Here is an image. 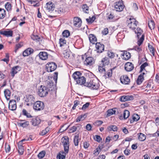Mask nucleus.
<instances>
[{
  "mask_svg": "<svg viewBox=\"0 0 159 159\" xmlns=\"http://www.w3.org/2000/svg\"><path fill=\"white\" fill-rule=\"evenodd\" d=\"M55 75L54 77H48V79L45 82L47 87L51 90H53L56 88L58 73L55 72Z\"/></svg>",
  "mask_w": 159,
  "mask_h": 159,
  "instance_id": "f257e3e1",
  "label": "nucleus"
},
{
  "mask_svg": "<svg viewBox=\"0 0 159 159\" xmlns=\"http://www.w3.org/2000/svg\"><path fill=\"white\" fill-rule=\"evenodd\" d=\"M82 74L80 71L75 72L72 75V77L76 83L80 85L85 84L86 83L85 78L82 75Z\"/></svg>",
  "mask_w": 159,
  "mask_h": 159,
  "instance_id": "f03ea898",
  "label": "nucleus"
},
{
  "mask_svg": "<svg viewBox=\"0 0 159 159\" xmlns=\"http://www.w3.org/2000/svg\"><path fill=\"white\" fill-rule=\"evenodd\" d=\"M84 86L92 89H97L99 86V80L96 78L92 79L89 82H86Z\"/></svg>",
  "mask_w": 159,
  "mask_h": 159,
  "instance_id": "7ed1b4c3",
  "label": "nucleus"
},
{
  "mask_svg": "<svg viewBox=\"0 0 159 159\" xmlns=\"http://www.w3.org/2000/svg\"><path fill=\"white\" fill-rule=\"evenodd\" d=\"M127 23L128 27L133 30L135 29L138 24V22L135 19L131 16L128 19Z\"/></svg>",
  "mask_w": 159,
  "mask_h": 159,
  "instance_id": "20e7f679",
  "label": "nucleus"
},
{
  "mask_svg": "<svg viewBox=\"0 0 159 159\" xmlns=\"http://www.w3.org/2000/svg\"><path fill=\"white\" fill-rule=\"evenodd\" d=\"M50 89H48L47 87L41 85L38 89V94L40 97H43L46 96Z\"/></svg>",
  "mask_w": 159,
  "mask_h": 159,
  "instance_id": "39448f33",
  "label": "nucleus"
},
{
  "mask_svg": "<svg viewBox=\"0 0 159 159\" xmlns=\"http://www.w3.org/2000/svg\"><path fill=\"white\" fill-rule=\"evenodd\" d=\"M46 68L48 72H51L55 70L57 68L56 64L53 62H51L46 64Z\"/></svg>",
  "mask_w": 159,
  "mask_h": 159,
  "instance_id": "423d86ee",
  "label": "nucleus"
},
{
  "mask_svg": "<svg viewBox=\"0 0 159 159\" xmlns=\"http://www.w3.org/2000/svg\"><path fill=\"white\" fill-rule=\"evenodd\" d=\"M44 107V103L40 101H37L34 104L33 108L34 110L39 111L43 110Z\"/></svg>",
  "mask_w": 159,
  "mask_h": 159,
  "instance_id": "0eeeda50",
  "label": "nucleus"
},
{
  "mask_svg": "<svg viewBox=\"0 0 159 159\" xmlns=\"http://www.w3.org/2000/svg\"><path fill=\"white\" fill-rule=\"evenodd\" d=\"M63 138L62 143L64 146L65 154H67L68 153L69 149V138L66 136L64 137Z\"/></svg>",
  "mask_w": 159,
  "mask_h": 159,
  "instance_id": "6e6552de",
  "label": "nucleus"
},
{
  "mask_svg": "<svg viewBox=\"0 0 159 159\" xmlns=\"http://www.w3.org/2000/svg\"><path fill=\"white\" fill-rule=\"evenodd\" d=\"M25 101L26 105L28 106L31 105L35 103V98L33 95H27L26 96Z\"/></svg>",
  "mask_w": 159,
  "mask_h": 159,
  "instance_id": "1a4fd4ad",
  "label": "nucleus"
},
{
  "mask_svg": "<svg viewBox=\"0 0 159 159\" xmlns=\"http://www.w3.org/2000/svg\"><path fill=\"white\" fill-rule=\"evenodd\" d=\"M124 7L122 1L119 0L118 2H116L115 5V9L116 11H122Z\"/></svg>",
  "mask_w": 159,
  "mask_h": 159,
  "instance_id": "9d476101",
  "label": "nucleus"
},
{
  "mask_svg": "<svg viewBox=\"0 0 159 159\" xmlns=\"http://www.w3.org/2000/svg\"><path fill=\"white\" fill-rule=\"evenodd\" d=\"M94 63V58L92 57H87L84 61V64L87 66H90Z\"/></svg>",
  "mask_w": 159,
  "mask_h": 159,
  "instance_id": "9b49d317",
  "label": "nucleus"
},
{
  "mask_svg": "<svg viewBox=\"0 0 159 159\" xmlns=\"http://www.w3.org/2000/svg\"><path fill=\"white\" fill-rule=\"evenodd\" d=\"M8 108L11 111H14L16 108V102L15 100H10L9 103Z\"/></svg>",
  "mask_w": 159,
  "mask_h": 159,
  "instance_id": "f8f14e48",
  "label": "nucleus"
},
{
  "mask_svg": "<svg viewBox=\"0 0 159 159\" xmlns=\"http://www.w3.org/2000/svg\"><path fill=\"white\" fill-rule=\"evenodd\" d=\"M96 48L97 52L101 53L104 50V45L100 43H96Z\"/></svg>",
  "mask_w": 159,
  "mask_h": 159,
  "instance_id": "ddd939ff",
  "label": "nucleus"
},
{
  "mask_svg": "<svg viewBox=\"0 0 159 159\" xmlns=\"http://www.w3.org/2000/svg\"><path fill=\"white\" fill-rule=\"evenodd\" d=\"M120 80L121 83L125 84H128L130 82V80L129 77L126 75H124L121 76Z\"/></svg>",
  "mask_w": 159,
  "mask_h": 159,
  "instance_id": "4468645a",
  "label": "nucleus"
},
{
  "mask_svg": "<svg viewBox=\"0 0 159 159\" xmlns=\"http://www.w3.org/2000/svg\"><path fill=\"white\" fill-rule=\"evenodd\" d=\"M45 7L48 12L53 11L55 8L54 4L52 2H49L46 3Z\"/></svg>",
  "mask_w": 159,
  "mask_h": 159,
  "instance_id": "2eb2a0df",
  "label": "nucleus"
},
{
  "mask_svg": "<svg viewBox=\"0 0 159 159\" xmlns=\"http://www.w3.org/2000/svg\"><path fill=\"white\" fill-rule=\"evenodd\" d=\"M74 25L76 27H80L82 23L81 19L78 17H75L73 20Z\"/></svg>",
  "mask_w": 159,
  "mask_h": 159,
  "instance_id": "dca6fc26",
  "label": "nucleus"
},
{
  "mask_svg": "<svg viewBox=\"0 0 159 159\" xmlns=\"http://www.w3.org/2000/svg\"><path fill=\"white\" fill-rule=\"evenodd\" d=\"M134 99V97L132 95H123L120 98V100L121 102L132 100Z\"/></svg>",
  "mask_w": 159,
  "mask_h": 159,
  "instance_id": "f3484780",
  "label": "nucleus"
},
{
  "mask_svg": "<svg viewBox=\"0 0 159 159\" xmlns=\"http://www.w3.org/2000/svg\"><path fill=\"white\" fill-rule=\"evenodd\" d=\"M133 64L131 62H128L126 63L125 66V70L127 71H130L134 69Z\"/></svg>",
  "mask_w": 159,
  "mask_h": 159,
  "instance_id": "a211bd4d",
  "label": "nucleus"
},
{
  "mask_svg": "<svg viewBox=\"0 0 159 159\" xmlns=\"http://www.w3.org/2000/svg\"><path fill=\"white\" fill-rule=\"evenodd\" d=\"M48 53L45 52H40L39 54L40 58L43 60H46L48 58Z\"/></svg>",
  "mask_w": 159,
  "mask_h": 159,
  "instance_id": "6ab92c4d",
  "label": "nucleus"
},
{
  "mask_svg": "<svg viewBox=\"0 0 159 159\" xmlns=\"http://www.w3.org/2000/svg\"><path fill=\"white\" fill-rule=\"evenodd\" d=\"M40 119L38 117L33 118L31 121L32 125L34 126L38 125L40 123Z\"/></svg>",
  "mask_w": 159,
  "mask_h": 159,
  "instance_id": "aec40b11",
  "label": "nucleus"
},
{
  "mask_svg": "<svg viewBox=\"0 0 159 159\" xmlns=\"http://www.w3.org/2000/svg\"><path fill=\"white\" fill-rule=\"evenodd\" d=\"M123 116H119V118L121 120L127 119L129 116V112L127 110H126L124 111L123 113Z\"/></svg>",
  "mask_w": 159,
  "mask_h": 159,
  "instance_id": "412c9836",
  "label": "nucleus"
},
{
  "mask_svg": "<svg viewBox=\"0 0 159 159\" xmlns=\"http://www.w3.org/2000/svg\"><path fill=\"white\" fill-rule=\"evenodd\" d=\"M20 70V67L19 66H16L13 67L11 69V76L14 77L15 75L16 74L18 71Z\"/></svg>",
  "mask_w": 159,
  "mask_h": 159,
  "instance_id": "4be33fe9",
  "label": "nucleus"
},
{
  "mask_svg": "<svg viewBox=\"0 0 159 159\" xmlns=\"http://www.w3.org/2000/svg\"><path fill=\"white\" fill-rule=\"evenodd\" d=\"M33 51L34 50L33 49L28 48L24 51L23 55L24 57L28 56L32 53Z\"/></svg>",
  "mask_w": 159,
  "mask_h": 159,
  "instance_id": "5701e85b",
  "label": "nucleus"
},
{
  "mask_svg": "<svg viewBox=\"0 0 159 159\" xmlns=\"http://www.w3.org/2000/svg\"><path fill=\"white\" fill-rule=\"evenodd\" d=\"M107 20L110 22L115 21L117 19H115L113 14L111 13L110 14L107 15Z\"/></svg>",
  "mask_w": 159,
  "mask_h": 159,
  "instance_id": "b1692460",
  "label": "nucleus"
},
{
  "mask_svg": "<svg viewBox=\"0 0 159 159\" xmlns=\"http://www.w3.org/2000/svg\"><path fill=\"white\" fill-rule=\"evenodd\" d=\"M18 126L23 128L27 127L29 125L28 121H24V120H21L20 122L18 123Z\"/></svg>",
  "mask_w": 159,
  "mask_h": 159,
  "instance_id": "393cba45",
  "label": "nucleus"
},
{
  "mask_svg": "<svg viewBox=\"0 0 159 159\" xmlns=\"http://www.w3.org/2000/svg\"><path fill=\"white\" fill-rule=\"evenodd\" d=\"M89 39L90 42L93 44H95L97 41L96 37L93 34H90L89 35Z\"/></svg>",
  "mask_w": 159,
  "mask_h": 159,
  "instance_id": "a878e982",
  "label": "nucleus"
},
{
  "mask_svg": "<svg viewBox=\"0 0 159 159\" xmlns=\"http://www.w3.org/2000/svg\"><path fill=\"white\" fill-rule=\"evenodd\" d=\"M1 34L7 37L12 36L13 31L11 30L4 31L1 32Z\"/></svg>",
  "mask_w": 159,
  "mask_h": 159,
  "instance_id": "bb28decb",
  "label": "nucleus"
},
{
  "mask_svg": "<svg viewBox=\"0 0 159 159\" xmlns=\"http://www.w3.org/2000/svg\"><path fill=\"white\" fill-rule=\"evenodd\" d=\"M122 58L123 59L127 60L129 59L131 57L130 53L127 51H125L122 55Z\"/></svg>",
  "mask_w": 159,
  "mask_h": 159,
  "instance_id": "cd10ccee",
  "label": "nucleus"
},
{
  "mask_svg": "<svg viewBox=\"0 0 159 159\" xmlns=\"http://www.w3.org/2000/svg\"><path fill=\"white\" fill-rule=\"evenodd\" d=\"M117 109L116 108H114L109 109L107 111V116H110L111 115L115 114L116 112Z\"/></svg>",
  "mask_w": 159,
  "mask_h": 159,
  "instance_id": "c85d7f7f",
  "label": "nucleus"
},
{
  "mask_svg": "<svg viewBox=\"0 0 159 159\" xmlns=\"http://www.w3.org/2000/svg\"><path fill=\"white\" fill-rule=\"evenodd\" d=\"M4 93L7 100H9L11 95L10 91L8 89H6L4 91Z\"/></svg>",
  "mask_w": 159,
  "mask_h": 159,
  "instance_id": "c756f323",
  "label": "nucleus"
},
{
  "mask_svg": "<svg viewBox=\"0 0 159 159\" xmlns=\"http://www.w3.org/2000/svg\"><path fill=\"white\" fill-rule=\"evenodd\" d=\"M102 65H108L109 64L110 60L107 57H105L102 60Z\"/></svg>",
  "mask_w": 159,
  "mask_h": 159,
  "instance_id": "7c9ffc66",
  "label": "nucleus"
},
{
  "mask_svg": "<svg viewBox=\"0 0 159 159\" xmlns=\"http://www.w3.org/2000/svg\"><path fill=\"white\" fill-rule=\"evenodd\" d=\"M107 56L111 59L114 58L116 55L117 57L118 56L117 54H116L114 52L110 51H108L107 52Z\"/></svg>",
  "mask_w": 159,
  "mask_h": 159,
  "instance_id": "2f4dec72",
  "label": "nucleus"
},
{
  "mask_svg": "<svg viewBox=\"0 0 159 159\" xmlns=\"http://www.w3.org/2000/svg\"><path fill=\"white\" fill-rule=\"evenodd\" d=\"M6 12L3 9L0 8V19H3L6 16Z\"/></svg>",
  "mask_w": 159,
  "mask_h": 159,
  "instance_id": "473e14b6",
  "label": "nucleus"
},
{
  "mask_svg": "<svg viewBox=\"0 0 159 159\" xmlns=\"http://www.w3.org/2000/svg\"><path fill=\"white\" fill-rule=\"evenodd\" d=\"M102 148V147L101 146H98L94 151L93 154L95 156H97L101 151Z\"/></svg>",
  "mask_w": 159,
  "mask_h": 159,
  "instance_id": "72a5a7b5",
  "label": "nucleus"
},
{
  "mask_svg": "<svg viewBox=\"0 0 159 159\" xmlns=\"http://www.w3.org/2000/svg\"><path fill=\"white\" fill-rule=\"evenodd\" d=\"M138 138L139 141H143L145 140L146 136L145 134L140 133L138 134Z\"/></svg>",
  "mask_w": 159,
  "mask_h": 159,
  "instance_id": "f704fd0d",
  "label": "nucleus"
},
{
  "mask_svg": "<svg viewBox=\"0 0 159 159\" xmlns=\"http://www.w3.org/2000/svg\"><path fill=\"white\" fill-rule=\"evenodd\" d=\"M135 32L137 34V36L138 38H139L141 34H143V31L142 30L139 28H137L136 30L135 31Z\"/></svg>",
  "mask_w": 159,
  "mask_h": 159,
  "instance_id": "c9c22d12",
  "label": "nucleus"
},
{
  "mask_svg": "<svg viewBox=\"0 0 159 159\" xmlns=\"http://www.w3.org/2000/svg\"><path fill=\"white\" fill-rule=\"evenodd\" d=\"M148 26L151 30L153 29L155 27L154 22L152 20H150L148 21Z\"/></svg>",
  "mask_w": 159,
  "mask_h": 159,
  "instance_id": "e433bc0d",
  "label": "nucleus"
},
{
  "mask_svg": "<svg viewBox=\"0 0 159 159\" xmlns=\"http://www.w3.org/2000/svg\"><path fill=\"white\" fill-rule=\"evenodd\" d=\"M18 152L20 154L22 155L23 154L24 152V149L23 147L21 144L18 145Z\"/></svg>",
  "mask_w": 159,
  "mask_h": 159,
  "instance_id": "4c0bfd02",
  "label": "nucleus"
},
{
  "mask_svg": "<svg viewBox=\"0 0 159 159\" xmlns=\"http://www.w3.org/2000/svg\"><path fill=\"white\" fill-rule=\"evenodd\" d=\"M144 80V77L142 75H139L136 80V83L138 85L140 84Z\"/></svg>",
  "mask_w": 159,
  "mask_h": 159,
  "instance_id": "58836bf2",
  "label": "nucleus"
},
{
  "mask_svg": "<svg viewBox=\"0 0 159 159\" xmlns=\"http://www.w3.org/2000/svg\"><path fill=\"white\" fill-rule=\"evenodd\" d=\"M108 129L110 131H116L117 130V127L115 125H110L108 127Z\"/></svg>",
  "mask_w": 159,
  "mask_h": 159,
  "instance_id": "ea45409f",
  "label": "nucleus"
},
{
  "mask_svg": "<svg viewBox=\"0 0 159 159\" xmlns=\"http://www.w3.org/2000/svg\"><path fill=\"white\" fill-rule=\"evenodd\" d=\"M22 114L26 116L28 118H30L32 117V116L30 114L28 113L25 109H23L22 110Z\"/></svg>",
  "mask_w": 159,
  "mask_h": 159,
  "instance_id": "a19ab883",
  "label": "nucleus"
},
{
  "mask_svg": "<svg viewBox=\"0 0 159 159\" xmlns=\"http://www.w3.org/2000/svg\"><path fill=\"white\" fill-rule=\"evenodd\" d=\"M59 43L60 46L62 47L66 44V41L65 39L64 38H61L59 39Z\"/></svg>",
  "mask_w": 159,
  "mask_h": 159,
  "instance_id": "79ce46f5",
  "label": "nucleus"
},
{
  "mask_svg": "<svg viewBox=\"0 0 159 159\" xmlns=\"http://www.w3.org/2000/svg\"><path fill=\"white\" fill-rule=\"evenodd\" d=\"M144 40V36L143 34L142 35V36L137 41L138 45L140 46L143 43Z\"/></svg>",
  "mask_w": 159,
  "mask_h": 159,
  "instance_id": "37998d69",
  "label": "nucleus"
},
{
  "mask_svg": "<svg viewBox=\"0 0 159 159\" xmlns=\"http://www.w3.org/2000/svg\"><path fill=\"white\" fill-rule=\"evenodd\" d=\"M85 118V115H81L77 117L76 119L77 122H79L80 121L84 120Z\"/></svg>",
  "mask_w": 159,
  "mask_h": 159,
  "instance_id": "c03bdc74",
  "label": "nucleus"
},
{
  "mask_svg": "<svg viewBox=\"0 0 159 159\" xmlns=\"http://www.w3.org/2000/svg\"><path fill=\"white\" fill-rule=\"evenodd\" d=\"M63 37L67 38L70 35V32L68 30H65L62 33Z\"/></svg>",
  "mask_w": 159,
  "mask_h": 159,
  "instance_id": "a18cd8bd",
  "label": "nucleus"
},
{
  "mask_svg": "<svg viewBox=\"0 0 159 159\" xmlns=\"http://www.w3.org/2000/svg\"><path fill=\"white\" fill-rule=\"evenodd\" d=\"M49 128L47 127L44 129L41 132L40 134L41 135H45L49 131Z\"/></svg>",
  "mask_w": 159,
  "mask_h": 159,
  "instance_id": "49530a36",
  "label": "nucleus"
},
{
  "mask_svg": "<svg viewBox=\"0 0 159 159\" xmlns=\"http://www.w3.org/2000/svg\"><path fill=\"white\" fill-rule=\"evenodd\" d=\"M98 70L101 73L105 72V66L102 65V64H100L98 66Z\"/></svg>",
  "mask_w": 159,
  "mask_h": 159,
  "instance_id": "de8ad7c7",
  "label": "nucleus"
},
{
  "mask_svg": "<svg viewBox=\"0 0 159 159\" xmlns=\"http://www.w3.org/2000/svg\"><path fill=\"white\" fill-rule=\"evenodd\" d=\"M148 64L147 62H144L143 64H142L140 67V72H142L145 70V68L147 66H148Z\"/></svg>",
  "mask_w": 159,
  "mask_h": 159,
  "instance_id": "09e8293b",
  "label": "nucleus"
},
{
  "mask_svg": "<svg viewBox=\"0 0 159 159\" xmlns=\"http://www.w3.org/2000/svg\"><path fill=\"white\" fill-rule=\"evenodd\" d=\"M79 135L78 134L75 136L74 142L75 146H78L79 143Z\"/></svg>",
  "mask_w": 159,
  "mask_h": 159,
  "instance_id": "8fccbe9b",
  "label": "nucleus"
},
{
  "mask_svg": "<svg viewBox=\"0 0 159 159\" xmlns=\"http://www.w3.org/2000/svg\"><path fill=\"white\" fill-rule=\"evenodd\" d=\"M45 154V152L44 151H43L39 153L38 155V157L39 159H42L44 157Z\"/></svg>",
  "mask_w": 159,
  "mask_h": 159,
  "instance_id": "3c124183",
  "label": "nucleus"
},
{
  "mask_svg": "<svg viewBox=\"0 0 159 159\" xmlns=\"http://www.w3.org/2000/svg\"><path fill=\"white\" fill-rule=\"evenodd\" d=\"M95 19V17L94 16H92L91 18L89 17V18L86 19V20L88 23L90 24L93 23Z\"/></svg>",
  "mask_w": 159,
  "mask_h": 159,
  "instance_id": "603ef678",
  "label": "nucleus"
},
{
  "mask_svg": "<svg viewBox=\"0 0 159 159\" xmlns=\"http://www.w3.org/2000/svg\"><path fill=\"white\" fill-rule=\"evenodd\" d=\"M148 47L149 49V50L152 54L154 56L155 54V50L153 47L152 46L150 45L149 44L148 45Z\"/></svg>",
  "mask_w": 159,
  "mask_h": 159,
  "instance_id": "864d4df0",
  "label": "nucleus"
},
{
  "mask_svg": "<svg viewBox=\"0 0 159 159\" xmlns=\"http://www.w3.org/2000/svg\"><path fill=\"white\" fill-rule=\"evenodd\" d=\"M5 7L7 11H10L11 9V4L9 2H7L5 4Z\"/></svg>",
  "mask_w": 159,
  "mask_h": 159,
  "instance_id": "5fc2aeb1",
  "label": "nucleus"
},
{
  "mask_svg": "<svg viewBox=\"0 0 159 159\" xmlns=\"http://www.w3.org/2000/svg\"><path fill=\"white\" fill-rule=\"evenodd\" d=\"M140 119V117L139 115L137 114H134L133 116V119L134 121H137Z\"/></svg>",
  "mask_w": 159,
  "mask_h": 159,
  "instance_id": "6e6d98bb",
  "label": "nucleus"
},
{
  "mask_svg": "<svg viewBox=\"0 0 159 159\" xmlns=\"http://www.w3.org/2000/svg\"><path fill=\"white\" fill-rule=\"evenodd\" d=\"M82 9L84 12L86 13H88L89 7L86 5H84L82 7Z\"/></svg>",
  "mask_w": 159,
  "mask_h": 159,
  "instance_id": "4d7b16f0",
  "label": "nucleus"
},
{
  "mask_svg": "<svg viewBox=\"0 0 159 159\" xmlns=\"http://www.w3.org/2000/svg\"><path fill=\"white\" fill-rule=\"evenodd\" d=\"M133 49L138 52H141L142 51V48L139 45L138 46H134L133 48Z\"/></svg>",
  "mask_w": 159,
  "mask_h": 159,
  "instance_id": "13d9d810",
  "label": "nucleus"
},
{
  "mask_svg": "<svg viewBox=\"0 0 159 159\" xmlns=\"http://www.w3.org/2000/svg\"><path fill=\"white\" fill-rule=\"evenodd\" d=\"M31 38L34 40H37L39 41L40 38L37 35H32Z\"/></svg>",
  "mask_w": 159,
  "mask_h": 159,
  "instance_id": "bf43d9fd",
  "label": "nucleus"
},
{
  "mask_svg": "<svg viewBox=\"0 0 159 159\" xmlns=\"http://www.w3.org/2000/svg\"><path fill=\"white\" fill-rule=\"evenodd\" d=\"M74 105L72 108V109L73 110L75 109L76 107L78 106L80 103V102L79 101L77 100H75L74 102Z\"/></svg>",
  "mask_w": 159,
  "mask_h": 159,
  "instance_id": "052dcab7",
  "label": "nucleus"
},
{
  "mask_svg": "<svg viewBox=\"0 0 159 159\" xmlns=\"http://www.w3.org/2000/svg\"><path fill=\"white\" fill-rule=\"evenodd\" d=\"M103 122L101 120H97L95 121L94 123V124L97 126H100L101 125Z\"/></svg>",
  "mask_w": 159,
  "mask_h": 159,
  "instance_id": "680f3d73",
  "label": "nucleus"
},
{
  "mask_svg": "<svg viewBox=\"0 0 159 159\" xmlns=\"http://www.w3.org/2000/svg\"><path fill=\"white\" fill-rule=\"evenodd\" d=\"M90 102H86L85 104H84L83 105L81 109L83 110H85L86 109H87L88 107L90 105Z\"/></svg>",
  "mask_w": 159,
  "mask_h": 159,
  "instance_id": "e2e57ef3",
  "label": "nucleus"
},
{
  "mask_svg": "<svg viewBox=\"0 0 159 159\" xmlns=\"http://www.w3.org/2000/svg\"><path fill=\"white\" fill-rule=\"evenodd\" d=\"M77 129V128L75 126H73L71 127L69 130V132L72 133L75 132Z\"/></svg>",
  "mask_w": 159,
  "mask_h": 159,
  "instance_id": "0e129e2a",
  "label": "nucleus"
},
{
  "mask_svg": "<svg viewBox=\"0 0 159 159\" xmlns=\"http://www.w3.org/2000/svg\"><path fill=\"white\" fill-rule=\"evenodd\" d=\"M108 33V29L107 28H105L102 31V34L103 35H107Z\"/></svg>",
  "mask_w": 159,
  "mask_h": 159,
  "instance_id": "69168bd1",
  "label": "nucleus"
},
{
  "mask_svg": "<svg viewBox=\"0 0 159 159\" xmlns=\"http://www.w3.org/2000/svg\"><path fill=\"white\" fill-rule=\"evenodd\" d=\"M95 139L98 142H100L102 140V138L99 135H96L95 136Z\"/></svg>",
  "mask_w": 159,
  "mask_h": 159,
  "instance_id": "338daca9",
  "label": "nucleus"
},
{
  "mask_svg": "<svg viewBox=\"0 0 159 159\" xmlns=\"http://www.w3.org/2000/svg\"><path fill=\"white\" fill-rule=\"evenodd\" d=\"M112 74V70L111 69L108 70L107 72V75L108 77H110L111 76Z\"/></svg>",
  "mask_w": 159,
  "mask_h": 159,
  "instance_id": "774afa93",
  "label": "nucleus"
}]
</instances>
